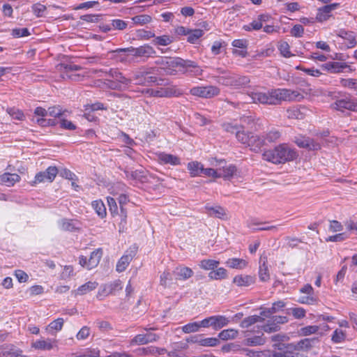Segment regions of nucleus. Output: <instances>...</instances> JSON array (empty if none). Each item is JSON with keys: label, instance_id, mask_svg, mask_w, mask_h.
I'll return each mask as SVG.
<instances>
[{"label": "nucleus", "instance_id": "obj_33", "mask_svg": "<svg viewBox=\"0 0 357 357\" xmlns=\"http://www.w3.org/2000/svg\"><path fill=\"white\" fill-rule=\"evenodd\" d=\"M174 273L176 275V279L182 280H188L193 275L192 270L185 266L177 267Z\"/></svg>", "mask_w": 357, "mask_h": 357}, {"label": "nucleus", "instance_id": "obj_63", "mask_svg": "<svg viewBox=\"0 0 357 357\" xmlns=\"http://www.w3.org/2000/svg\"><path fill=\"white\" fill-rule=\"evenodd\" d=\"M172 280V275L169 271H165L160 275V284L164 287H167L169 285V282Z\"/></svg>", "mask_w": 357, "mask_h": 357}, {"label": "nucleus", "instance_id": "obj_37", "mask_svg": "<svg viewBox=\"0 0 357 357\" xmlns=\"http://www.w3.org/2000/svg\"><path fill=\"white\" fill-rule=\"evenodd\" d=\"M98 283L96 282H88L85 284L81 285L77 288L75 291L76 295H84L86 294L93 290H94L98 287Z\"/></svg>", "mask_w": 357, "mask_h": 357}, {"label": "nucleus", "instance_id": "obj_22", "mask_svg": "<svg viewBox=\"0 0 357 357\" xmlns=\"http://www.w3.org/2000/svg\"><path fill=\"white\" fill-rule=\"evenodd\" d=\"M266 144V139H264V136L254 135L251 133L248 146L250 147V150L258 152L261 148Z\"/></svg>", "mask_w": 357, "mask_h": 357}, {"label": "nucleus", "instance_id": "obj_56", "mask_svg": "<svg viewBox=\"0 0 357 357\" xmlns=\"http://www.w3.org/2000/svg\"><path fill=\"white\" fill-rule=\"evenodd\" d=\"M241 123L242 126H246L250 128H252L256 124V118L255 116H243L241 118Z\"/></svg>", "mask_w": 357, "mask_h": 357}, {"label": "nucleus", "instance_id": "obj_47", "mask_svg": "<svg viewBox=\"0 0 357 357\" xmlns=\"http://www.w3.org/2000/svg\"><path fill=\"white\" fill-rule=\"evenodd\" d=\"M143 353L146 355L151 354L153 356H160L166 352V349L163 348H159L156 347H149L142 349Z\"/></svg>", "mask_w": 357, "mask_h": 357}, {"label": "nucleus", "instance_id": "obj_59", "mask_svg": "<svg viewBox=\"0 0 357 357\" xmlns=\"http://www.w3.org/2000/svg\"><path fill=\"white\" fill-rule=\"evenodd\" d=\"M261 329L266 333H273L279 331L280 326L277 325V323L272 322V320L268 321L266 324L261 326Z\"/></svg>", "mask_w": 357, "mask_h": 357}, {"label": "nucleus", "instance_id": "obj_21", "mask_svg": "<svg viewBox=\"0 0 357 357\" xmlns=\"http://www.w3.org/2000/svg\"><path fill=\"white\" fill-rule=\"evenodd\" d=\"M127 48H118L114 50L108 52V54H112V59L116 60L117 62L126 63L129 62L128 56L130 55V52L127 51Z\"/></svg>", "mask_w": 357, "mask_h": 357}, {"label": "nucleus", "instance_id": "obj_61", "mask_svg": "<svg viewBox=\"0 0 357 357\" xmlns=\"http://www.w3.org/2000/svg\"><path fill=\"white\" fill-rule=\"evenodd\" d=\"M251 133H245L244 131L238 130L236 133L237 140L243 144L248 145Z\"/></svg>", "mask_w": 357, "mask_h": 357}, {"label": "nucleus", "instance_id": "obj_41", "mask_svg": "<svg viewBox=\"0 0 357 357\" xmlns=\"http://www.w3.org/2000/svg\"><path fill=\"white\" fill-rule=\"evenodd\" d=\"M238 331L233 329V328H229L222 331L218 334V337L222 340H234L235 339L238 335Z\"/></svg>", "mask_w": 357, "mask_h": 357}, {"label": "nucleus", "instance_id": "obj_57", "mask_svg": "<svg viewBox=\"0 0 357 357\" xmlns=\"http://www.w3.org/2000/svg\"><path fill=\"white\" fill-rule=\"evenodd\" d=\"M112 30L123 31L128 26V23L120 19H114L111 20Z\"/></svg>", "mask_w": 357, "mask_h": 357}, {"label": "nucleus", "instance_id": "obj_40", "mask_svg": "<svg viewBox=\"0 0 357 357\" xmlns=\"http://www.w3.org/2000/svg\"><path fill=\"white\" fill-rule=\"evenodd\" d=\"M264 321V318L261 317V315H252L249 316L246 318H245L241 323V327L245 328H248L252 324H255L258 322H261Z\"/></svg>", "mask_w": 357, "mask_h": 357}, {"label": "nucleus", "instance_id": "obj_36", "mask_svg": "<svg viewBox=\"0 0 357 357\" xmlns=\"http://www.w3.org/2000/svg\"><path fill=\"white\" fill-rule=\"evenodd\" d=\"M225 264L228 267L236 269H243L248 265L245 260L239 258L229 259Z\"/></svg>", "mask_w": 357, "mask_h": 357}, {"label": "nucleus", "instance_id": "obj_42", "mask_svg": "<svg viewBox=\"0 0 357 357\" xmlns=\"http://www.w3.org/2000/svg\"><path fill=\"white\" fill-rule=\"evenodd\" d=\"M220 261L214 259H203L199 262V267L204 270L213 271L218 268Z\"/></svg>", "mask_w": 357, "mask_h": 357}, {"label": "nucleus", "instance_id": "obj_50", "mask_svg": "<svg viewBox=\"0 0 357 357\" xmlns=\"http://www.w3.org/2000/svg\"><path fill=\"white\" fill-rule=\"evenodd\" d=\"M32 12L37 17H42L45 16L47 10V7L40 3H35L32 6Z\"/></svg>", "mask_w": 357, "mask_h": 357}, {"label": "nucleus", "instance_id": "obj_17", "mask_svg": "<svg viewBox=\"0 0 357 357\" xmlns=\"http://www.w3.org/2000/svg\"><path fill=\"white\" fill-rule=\"evenodd\" d=\"M270 19V16L266 14H261L257 16L256 19L252 20L248 24H245L243 26V29L247 31H251L252 30L258 31L263 27V24L265 22H267Z\"/></svg>", "mask_w": 357, "mask_h": 357}, {"label": "nucleus", "instance_id": "obj_52", "mask_svg": "<svg viewBox=\"0 0 357 357\" xmlns=\"http://www.w3.org/2000/svg\"><path fill=\"white\" fill-rule=\"evenodd\" d=\"M47 115L58 118L59 120L62 116H65V112L59 106L50 107L47 109Z\"/></svg>", "mask_w": 357, "mask_h": 357}, {"label": "nucleus", "instance_id": "obj_23", "mask_svg": "<svg viewBox=\"0 0 357 357\" xmlns=\"http://www.w3.org/2000/svg\"><path fill=\"white\" fill-rule=\"evenodd\" d=\"M135 254L133 252L130 251L128 252V251L125 255H123L120 259L118 261L116 270L119 273L123 272L128 266L130 264V261L133 259Z\"/></svg>", "mask_w": 357, "mask_h": 357}, {"label": "nucleus", "instance_id": "obj_16", "mask_svg": "<svg viewBox=\"0 0 357 357\" xmlns=\"http://www.w3.org/2000/svg\"><path fill=\"white\" fill-rule=\"evenodd\" d=\"M127 51L130 52V55L135 57H149L155 53L154 49L149 45H142L139 47H129Z\"/></svg>", "mask_w": 357, "mask_h": 357}, {"label": "nucleus", "instance_id": "obj_9", "mask_svg": "<svg viewBox=\"0 0 357 357\" xmlns=\"http://www.w3.org/2000/svg\"><path fill=\"white\" fill-rule=\"evenodd\" d=\"M58 70L61 72L63 79H70L74 81H79L81 76L79 74L74 73L82 69V67L73 63H61L57 66Z\"/></svg>", "mask_w": 357, "mask_h": 357}, {"label": "nucleus", "instance_id": "obj_8", "mask_svg": "<svg viewBox=\"0 0 357 357\" xmlns=\"http://www.w3.org/2000/svg\"><path fill=\"white\" fill-rule=\"evenodd\" d=\"M190 93L191 95L202 98H212L220 94V90L218 87L213 85L201 86L192 87Z\"/></svg>", "mask_w": 357, "mask_h": 357}, {"label": "nucleus", "instance_id": "obj_53", "mask_svg": "<svg viewBox=\"0 0 357 357\" xmlns=\"http://www.w3.org/2000/svg\"><path fill=\"white\" fill-rule=\"evenodd\" d=\"M264 136V139H266V144L267 142L272 143L276 142L280 139L281 135L280 132L276 130H271Z\"/></svg>", "mask_w": 357, "mask_h": 357}, {"label": "nucleus", "instance_id": "obj_25", "mask_svg": "<svg viewBox=\"0 0 357 357\" xmlns=\"http://www.w3.org/2000/svg\"><path fill=\"white\" fill-rule=\"evenodd\" d=\"M158 160L160 163L164 165H178L181 164L178 157L166 153H160L158 155Z\"/></svg>", "mask_w": 357, "mask_h": 357}, {"label": "nucleus", "instance_id": "obj_58", "mask_svg": "<svg viewBox=\"0 0 357 357\" xmlns=\"http://www.w3.org/2000/svg\"><path fill=\"white\" fill-rule=\"evenodd\" d=\"M219 343V339L216 337L201 338L199 341V345L202 347H215Z\"/></svg>", "mask_w": 357, "mask_h": 357}, {"label": "nucleus", "instance_id": "obj_48", "mask_svg": "<svg viewBox=\"0 0 357 357\" xmlns=\"http://www.w3.org/2000/svg\"><path fill=\"white\" fill-rule=\"evenodd\" d=\"M278 50L280 52V54L286 57L289 58L292 56V54L290 52V47L287 42L286 41H281L278 43Z\"/></svg>", "mask_w": 357, "mask_h": 357}, {"label": "nucleus", "instance_id": "obj_45", "mask_svg": "<svg viewBox=\"0 0 357 357\" xmlns=\"http://www.w3.org/2000/svg\"><path fill=\"white\" fill-rule=\"evenodd\" d=\"M346 333L341 329H335L331 336V340L333 343L339 344L346 340Z\"/></svg>", "mask_w": 357, "mask_h": 357}, {"label": "nucleus", "instance_id": "obj_35", "mask_svg": "<svg viewBox=\"0 0 357 357\" xmlns=\"http://www.w3.org/2000/svg\"><path fill=\"white\" fill-rule=\"evenodd\" d=\"M202 72L203 70L195 61L186 60L185 73H190L194 76H199L202 75Z\"/></svg>", "mask_w": 357, "mask_h": 357}, {"label": "nucleus", "instance_id": "obj_12", "mask_svg": "<svg viewBox=\"0 0 357 357\" xmlns=\"http://www.w3.org/2000/svg\"><path fill=\"white\" fill-rule=\"evenodd\" d=\"M58 173L59 171L55 166H50L45 171L40 172L36 174L32 185L46 181L52 183Z\"/></svg>", "mask_w": 357, "mask_h": 357}, {"label": "nucleus", "instance_id": "obj_32", "mask_svg": "<svg viewBox=\"0 0 357 357\" xmlns=\"http://www.w3.org/2000/svg\"><path fill=\"white\" fill-rule=\"evenodd\" d=\"M236 170V166L233 165L223 166L222 168L218 169V175H220V178L230 179L235 174Z\"/></svg>", "mask_w": 357, "mask_h": 357}, {"label": "nucleus", "instance_id": "obj_2", "mask_svg": "<svg viewBox=\"0 0 357 357\" xmlns=\"http://www.w3.org/2000/svg\"><path fill=\"white\" fill-rule=\"evenodd\" d=\"M273 347L278 351L272 352L270 350L255 351L243 348L241 351L247 357H305L300 352L298 347L293 344L278 342L274 344Z\"/></svg>", "mask_w": 357, "mask_h": 357}, {"label": "nucleus", "instance_id": "obj_18", "mask_svg": "<svg viewBox=\"0 0 357 357\" xmlns=\"http://www.w3.org/2000/svg\"><path fill=\"white\" fill-rule=\"evenodd\" d=\"M108 76L116 81L123 89H126L130 84L132 79L126 78L123 75L115 68H110L108 70Z\"/></svg>", "mask_w": 357, "mask_h": 357}, {"label": "nucleus", "instance_id": "obj_54", "mask_svg": "<svg viewBox=\"0 0 357 357\" xmlns=\"http://www.w3.org/2000/svg\"><path fill=\"white\" fill-rule=\"evenodd\" d=\"M132 21L135 24L144 25L151 21V17L148 15H139L132 17Z\"/></svg>", "mask_w": 357, "mask_h": 357}, {"label": "nucleus", "instance_id": "obj_20", "mask_svg": "<svg viewBox=\"0 0 357 357\" xmlns=\"http://www.w3.org/2000/svg\"><path fill=\"white\" fill-rule=\"evenodd\" d=\"M339 3H334L326 5L323 7L319 8L317 10L316 18L319 22H324L327 20L333 10L338 8Z\"/></svg>", "mask_w": 357, "mask_h": 357}, {"label": "nucleus", "instance_id": "obj_26", "mask_svg": "<svg viewBox=\"0 0 357 357\" xmlns=\"http://www.w3.org/2000/svg\"><path fill=\"white\" fill-rule=\"evenodd\" d=\"M255 282V278L250 275H238L233 279V283L241 287H249L253 284Z\"/></svg>", "mask_w": 357, "mask_h": 357}, {"label": "nucleus", "instance_id": "obj_49", "mask_svg": "<svg viewBox=\"0 0 357 357\" xmlns=\"http://www.w3.org/2000/svg\"><path fill=\"white\" fill-rule=\"evenodd\" d=\"M202 327V325H201L200 322H192L189 323L188 324L184 325L182 327V331L185 333H195L199 331V329Z\"/></svg>", "mask_w": 357, "mask_h": 357}, {"label": "nucleus", "instance_id": "obj_3", "mask_svg": "<svg viewBox=\"0 0 357 357\" xmlns=\"http://www.w3.org/2000/svg\"><path fill=\"white\" fill-rule=\"evenodd\" d=\"M296 157V151L287 144H280L263 153L264 160L273 164L285 163L294 160Z\"/></svg>", "mask_w": 357, "mask_h": 357}, {"label": "nucleus", "instance_id": "obj_43", "mask_svg": "<svg viewBox=\"0 0 357 357\" xmlns=\"http://www.w3.org/2000/svg\"><path fill=\"white\" fill-rule=\"evenodd\" d=\"M227 276V271L225 268L220 267L216 270H213L208 273V278L211 280H222L226 278Z\"/></svg>", "mask_w": 357, "mask_h": 357}, {"label": "nucleus", "instance_id": "obj_62", "mask_svg": "<svg viewBox=\"0 0 357 357\" xmlns=\"http://www.w3.org/2000/svg\"><path fill=\"white\" fill-rule=\"evenodd\" d=\"M7 112L9 114V115L14 119L22 121L24 118V115L23 112L15 108H8Z\"/></svg>", "mask_w": 357, "mask_h": 357}, {"label": "nucleus", "instance_id": "obj_51", "mask_svg": "<svg viewBox=\"0 0 357 357\" xmlns=\"http://www.w3.org/2000/svg\"><path fill=\"white\" fill-rule=\"evenodd\" d=\"M122 289L121 282L119 280H116L109 284H107L104 291L107 292V294H114L116 291H119Z\"/></svg>", "mask_w": 357, "mask_h": 357}, {"label": "nucleus", "instance_id": "obj_15", "mask_svg": "<svg viewBox=\"0 0 357 357\" xmlns=\"http://www.w3.org/2000/svg\"><path fill=\"white\" fill-rule=\"evenodd\" d=\"M295 143L301 148L307 149L309 151H318L321 149V144L308 137L301 136L295 139Z\"/></svg>", "mask_w": 357, "mask_h": 357}, {"label": "nucleus", "instance_id": "obj_34", "mask_svg": "<svg viewBox=\"0 0 357 357\" xmlns=\"http://www.w3.org/2000/svg\"><path fill=\"white\" fill-rule=\"evenodd\" d=\"M285 306V303L282 301H278L273 303L271 307L265 308L263 310L260 314L264 317H268L270 314L275 313L282 310Z\"/></svg>", "mask_w": 357, "mask_h": 357}, {"label": "nucleus", "instance_id": "obj_5", "mask_svg": "<svg viewBox=\"0 0 357 357\" xmlns=\"http://www.w3.org/2000/svg\"><path fill=\"white\" fill-rule=\"evenodd\" d=\"M218 83L227 86H231L235 89L244 87L250 83V78L247 76L239 75L231 72L223 75L215 76Z\"/></svg>", "mask_w": 357, "mask_h": 357}, {"label": "nucleus", "instance_id": "obj_46", "mask_svg": "<svg viewBox=\"0 0 357 357\" xmlns=\"http://www.w3.org/2000/svg\"><path fill=\"white\" fill-rule=\"evenodd\" d=\"M204 35V31L202 29H190V33L188 34L187 40L190 43H195L197 40Z\"/></svg>", "mask_w": 357, "mask_h": 357}, {"label": "nucleus", "instance_id": "obj_10", "mask_svg": "<svg viewBox=\"0 0 357 357\" xmlns=\"http://www.w3.org/2000/svg\"><path fill=\"white\" fill-rule=\"evenodd\" d=\"M102 256V250L101 248H98L91 253L89 259L86 257L80 256L79 264L82 266L86 267L87 269L91 270L98 266Z\"/></svg>", "mask_w": 357, "mask_h": 357}, {"label": "nucleus", "instance_id": "obj_55", "mask_svg": "<svg viewBox=\"0 0 357 357\" xmlns=\"http://www.w3.org/2000/svg\"><path fill=\"white\" fill-rule=\"evenodd\" d=\"M340 83L341 86L350 89H354L357 92V79H352V78H348V79H341L340 81Z\"/></svg>", "mask_w": 357, "mask_h": 357}, {"label": "nucleus", "instance_id": "obj_19", "mask_svg": "<svg viewBox=\"0 0 357 357\" xmlns=\"http://www.w3.org/2000/svg\"><path fill=\"white\" fill-rule=\"evenodd\" d=\"M31 346L36 349L50 351L57 347V340L52 338H41L33 342Z\"/></svg>", "mask_w": 357, "mask_h": 357}, {"label": "nucleus", "instance_id": "obj_60", "mask_svg": "<svg viewBox=\"0 0 357 357\" xmlns=\"http://www.w3.org/2000/svg\"><path fill=\"white\" fill-rule=\"evenodd\" d=\"M63 319L62 318H58L56 320L52 321L49 325L47 329L51 331H59L61 330L63 325Z\"/></svg>", "mask_w": 357, "mask_h": 357}, {"label": "nucleus", "instance_id": "obj_38", "mask_svg": "<svg viewBox=\"0 0 357 357\" xmlns=\"http://www.w3.org/2000/svg\"><path fill=\"white\" fill-rule=\"evenodd\" d=\"M91 206L100 218H103L106 216V207L102 200L98 199L93 201L91 203Z\"/></svg>", "mask_w": 357, "mask_h": 357}, {"label": "nucleus", "instance_id": "obj_27", "mask_svg": "<svg viewBox=\"0 0 357 357\" xmlns=\"http://www.w3.org/2000/svg\"><path fill=\"white\" fill-rule=\"evenodd\" d=\"M267 223H259L254 221L248 222V227L254 231H271L276 232L278 230V226L277 225H266Z\"/></svg>", "mask_w": 357, "mask_h": 357}, {"label": "nucleus", "instance_id": "obj_11", "mask_svg": "<svg viewBox=\"0 0 357 357\" xmlns=\"http://www.w3.org/2000/svg\"><path fill=\"white\" fill-rule=\"evenodd\" d=\"M229 322L228 318L222 315H215L207 317L201 321L203 328L213 327L215 330H219L227 326Z\"/></svg>", "mask_w": 357, "mask_h": 357}, {"label": "nucleus", "instance_id": "obj_64", "mask_svg": "<svg viewBox=\"0 0 357 357\" xmlns=\"http://www.w3.org/2000/svg\"><path fill=\"white\" fill-rule=\"evenodd\" d=\"M60 127L65 130H74L76 129V126L70 121L66 119L62 116L59 120Z\"/></svg>", "mask_w": 357, "mask_h": 357}, {"label": "nucleus", "instance_id": "obj_13", "mask_svg": "<svg viewBox=\"0 0 357 357\" xmlns=\"http://www.w3.org/2000/svg\"><path fill=\"white\" fill-rule=\"evenodd\" d=\"M321 68L331 73H351L354 70L345 62L329 61L321 65Z\"/></svg>", "mask_w": 357, "mask_h": 357}, {"label": "nucleus", "instance_id": "obj_31", "mask_svg": "<svg viewBox=\"0 0 357 357\" xmlns=\"http://www.w3.org/2000/svg\"><path fill=\"white\" fill-rule=\"evenodd\" d=\"M243 343L248 347L261 346L266 343V338L264 337V333H261L260 335L246 337Z\"/></svg>", "mask_w": 357, "mask_h": 357}, {"label": "nucleus", "instance_id": "obj_30", "mask_svg": "<svg viewBox=\"0 0 357 357\" xmlns=\"http://www.w3.org/2000/svg\"><path fill=\"white\" fill-rule=\"evenodd\" d=\"M260 265L259 268V277L260 280L266 282L270 279L269 269L267 264V259L266 257L260 259Z\"/></svg>", "mask_w": 357, "mask_h": 357}, {"label": "nucleus", "instance_id": "obj_28", "mask_svg": "<svg viewBox=\"0 0 357 357\" xmlns=\"http://www.w3.org/2000/svg\"><path fill=\"white\" fill-rule=\"evenodd\" d=\"M205 209L206 213L210 216L220 219L227 218V213L225 210L220 206H211L209 205H206L205 206Z\"/></svg>", "mask_w": 357, "mask_h": 357}, {"label": "nucleus", "instance_id": "obj_14", "mask_svg": "<svg viewBox=\"0 0 357 357\" xmlns=\"http://www.w3.org/2000/svg\"><path fill=\"white\" fill-rule=\"evenodd\" d=\"M147 331L146 334H139L135 335L131 340V345H142L146 344L150 342H156L159 339V336L155 333H151V330H154V328H145Z\"/></svg>", "mask_w": 357, "mask_h": 357}, {"label": "nucleus", "instance_id": "obj_29", "mask_svg": "<svg viewBox=\"0 0 357 357\" xmlns=\"http://www.w3.org/2000/svg\"><path fill=\"white\" fill-rule=\"evenodd\" d=\"M338 36L345 40V45L348 48H352L356 45V35L354 32L340 30Z\"/></svg>", "mask_w": 357, "mask_h": 357}, {"label": "nucleus", "instance_id": "obj_44", "mask_svg": "<svg viewBox=\"0 0 357 357\" xmlns=\"http://www.w3.org/2000/svg\"><path fill=\"white\" fill-rule=\"evenodd\" d=\"M188 169L192 176H197L202 174L203 165L197 162H190L188 164Z\"/></svg>", "mask_w": 357, "mask_h": 357}, {"label": "nucleus", "instance_id": "obj_4", "mask_svg": "<svg viewBox=\"0 0 357 357\" xmlns=\"http://www.w3.org/2000/svg\"><path fill=\"white\" fill-rule=\"evenodd\" d=\"M186 60L180 57H161L157 63L168 75L185 73Z\"/></svg>", "mask_w": 357, "mask_h": 357}, {"label": "nucleus", "instance_id": "obj_6", "mask_svg": "<svg viewBox=\"0 0 357 357\" xmlns=\"http://www.w3.org/2000/svg\"><path fill=\"white\" fill-rule=\"evenodd\" d=\"M142 93L147 94L150 97L171 98L181 96L183 92L176 86H170L158 89H144L141 91Z\"/></svg>", "mask_w": 357, "mask_h": 357}, {"label": "nucleus", "instance_id": "obj_7", "mask_svg": "<svg viewBox=\"0 0 357 357\" xmlns=\"http://www.w3.org/2000/svg\"><path fill=\"white\" fill-rule=\"evenodd\" d=\"M357 99L353 98L349 95H344L335 99L331 104V108L337 111L344 112L349 110L356 112Z\"/></svg>", "mask_w": 357, "mask_h": 357}, {"label": "nucleus", "instance_id": "obj_39", "mask_svg": "<svg viewBox=\"0 0 357 357\" xmlns=\"http://www.w3.org/2000/svg\"><path fill=\"white\" fill-rule=\"evenodd\" d=\"M152 44L155 46H167L173 42V37L169 35H162L153 37Z\"/></svg>", "mask_w": 357, "mask_h": 357}, {"label": "nucleus", "instance_id": "obj_24", "mask_svg": "<svg viewBox=\"0 0 357 357\" xmlns=\"http://www.w3.org/2000/svg\"><path fill=\"white\" fill-rule=\"evenodd\" d=\"M20 179V176L17 174L6 172L0 175V184L11 187L19 182Z\"/></svg>", "mask_w": 357, "mask_h": 357}, {"label": "nucleus", "instance_id": "obj_1", "mask_svg": "<svg viewBox=\"0 0 357 357\" xmlns=\"http://www.w3.org/2000/svg\"><path fill=\"white\" fill-rule=\"evenodd\" d=\"M248 95L253 103L269 105H280L282 101H300L304 98L298 91L287 89L255 90Z\"/></svg>", "mask_w": 357, "mask_h": 357}]
</instances>
